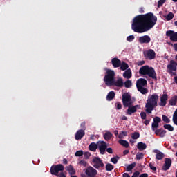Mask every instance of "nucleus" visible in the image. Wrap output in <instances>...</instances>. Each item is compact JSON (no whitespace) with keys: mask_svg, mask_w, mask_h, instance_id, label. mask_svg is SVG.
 <instances>
[{"mask_svg":"<svg viewBox=\"0 0 177 177\" xmlns=\"http://www.w3.org/2000/svg\"><path fill=\"white\" fill-rule=\"evenodd\" d=\"M140 117L142 120H146L147 117V115L146 114V112H143L142 111L140 113Z\"/></svg>","mask_w":177,"mask_h":177,"instance_id":"47","label":"nucleus"},{"mask_svg":"<svg viewBox=\"0 0 177 177\" xmlns=\"http://www.w3.org/2000/svg\"><path fill=\"white\" fill-rule=\"evenodd\" d=\"M58 177H67L66 176V174H64V173L63 171H62L59 174H58V176H57Z\"/></svg>","mask_w":177,"mask_h":177,"instance_id":"57","label":"nucleus"},{"mask_svg":"<svg viewBox=\"0 0 177 177\" xmlns=\"http://www.w3.org/2000/svg\"><path fill=\"white\" fill-rule=\"evenodd\" d=\"M157 23V17L152 12H148L145 15H139L133 19L131 30L134 32L143 34L150 31Z\"/></svg>","mask_w":177,"mask_h":177,"instance_id":"1","label":"nucleus"},{"mask_svg":"<svg viewBox=\"0 0 177 177\" xmlns=\"http://www.w3.org/2000/svg\"><path fill=\"white\" fill-rule=\"evenodd\" d=\"M167 102H168V94H163L160 97V103H159V106H167Z\"/></svg>","mask_w":177,"mask_h":177,"instance_id":"18","label":"nucleus"},{"mask_svg":"<svg viewBox=\"0 0 177 177\" xmlns=\"http://www.w3.org/2000/svg\"><path fill=\"white\" fill-rule=\"evenodd\" d=\"M151 38L149 35L141 36L138 38L139 44H150Z\"/></svg>","mask_w":177,"mask_h":177,"instance_id":"15","label":"nucleus"},{"mask_svg":"<svg viewBox=\"0 0 177 177\" xmlns=\"http://www.w3.org/2000/svg\"><path fill=\"white\" fill-rule=\"evenodd\" d=\"M127 131H122V133H119L118 138L119 139H122V138H124V136H127Z\"/></svg>","mask_w":177,"mask_h":177,"instance_id":"41","label":"nucleus"},{"mask_svg":"<svg viewBox=\"0 0 177 177\" xmlns=\"http://www.w3.org/2000/svg\"><path fill=\"white\" fill-rule=\"evenodd\" d=\"M147 85V80L146 79L140 78L136 82L137 88L146 86Z\"/></svg>","mask_w":177,"mask_h":177,"instance_id":"17","label":"nucleus"},{"mask_svg":"<svg viewBox=\"0 0 177 177\" xmlns=\"http://www.w3.org/2000/svg\"><path fill=\"white\" fill-rule=\"evenodd\" d=\"M177 103V95H174L171 97V98L169 100V104L170 106H176Z\"/></svg>","mask_w":177,"mask_h":177,"instance_id":"26","label":"nucleus"},{"mask_svg":"<svg viewBox=\"0 0 177 177\" xmlns=\"http://www.w3.org/2000/svg\"><path fill=\"white\" fill-rule=\"evenodd\" d=\"M177 63L175 60H170L169 64L167 65V73H172V71H176Z\"/></svg>","mask_w":177,"mask_h":177,"instance_id":"13","label":"nucleus"},{"mask_svg":"<svg viewBox=\"0 0 177 177\" xmlns=\"http://www.w3.org/2000/svg\"><path fill=\"white\" fill-rule=\"evenodd\" d=\"M106 171H110L114 169V165H111V163H107L105 166Z\"/></svg>","mask_w":177,"mask_h":177,"instance_id":"33","label":"nucleus"},{"mask_svg":"<svg viewBox=\"0 0 177 177\" xmlns=\"http://www.w3.org/2000/svg\"><path fill=\"white\" fill-rule=\"evenodd\" d=\"M119 67L122 71H125L129 68V65H128L127 62L122 61L120 62V66Z\"/></svg>","mask_w":177,"mask_h":177,"instance_id":"25","label":"nucleus"},{"mask_svg":"<svg viewBox=\"0 0 177 177\" xmlns=\"http://www.w3.org/2000/svg\"><path fill=\"white\" fill-rule=\"evenodd\" d=\"M115 80V72L111 69H107L106 75L104 77V81L107 86H110L112 82Z\"/></svg>","mask_w":177,"mask_h":177,"instance_id":"5","label":"nucleus"},{"mask_svg":"<svg viewBox=\"0 0 177 177\" xmlns=\"http://www.w3.org/2000/svg\"><path fill=\"white\" fill-rule=\"evenodd\" d=\"M145 125H146V127H147V125H149L150 124V120H146L144 122Z\"/></svg>","mask_w":177,"mask_h":177,"instance_id":"59","label":"nucleus"},{"mask_svg":"<svg viewBox=\"0 0 177 177\" xmlns=\"http://www.w3.org/2000/svg\"><path fill=\"white\" fill-rule=\"evenodd\" d=\"M66 171H68L70 175H75V169H74V167L71 165L66 167Z\"/></svg>","mask_w":177,"mask_h":177,"instance_id":"27","label":"nucleus"},{"mask_svg":"<svg viewBox=\"0 0 177 177\" xmlns=\"http://www.w3.org/2000/svg\"><path fill=\"white\" fill-rule=\"evenodd\" d=\"M145 60L138 61V66H143V64H145Z\"/></svg>","mask_w":177,"mask_h":177,"instance_id":"56","label":"nucleus"},{"mask_svg":"<svg viewBox=\"0 0 177 177\" xmlns=\"http://www.w3.org/2000/svg\"><path fill=\"white\" fill-rule=\"evenodd\" d=\"M139 13H145V8L143 7L139 8Z\"/></svg>","mask_w":177,"mask_h":177,"instance_id":"60","label":"nucleus"},{"mask_svg":"<svg viewBox=\"0 0 177 177\" xmlns=\"http://www.w3.org/2000/svg\"><path fill=\"white\" fill-rule=\"evenodd\" d=\"M75 156L76 157H81L82 156H84V151L82 150H79L75 152Z\"/></svg>","mask_w":177,"mask_h":177,"instance_id":"40","label":"nucleus"},{"mask_svg":"<svg viewBox=\"0 0 177 177\" xmlns=\"http://www.w3.org/2000/svg\"><path fill=\"white\" fill-rule=\"evenodd\" d=\"M162 121H164V122H165L166 124H169V122H171V120H169V118H168L165 115H163L162 116Z\"/></svg>","mask_w":177,"mask_h":177,"instance_id":"38","label":"nucleus"},{"mask_svg":"<svg viewBox=\"0 0 177 177\" xmlns=\"http://www.w3.org/2000/svg\"><path fill=\"white\" fill-rule=\"evenodd\" d=\"M136 167V162H133L130 165H129L127 167H126V171L127 172H131V171H132V169Z\"/></svg>","mask_w":177,"mask_h":177,"instance_id":"32","label":"nucleus"},{"mask_svg":"<svg viewBox=\"0 0 177 177\" xmlns=\"http://www.w3.org/2000/svg\"><path fill=\"white\" fill-rule=\"evenodd\" d=\"M150 169H151L152 171H157V167H154V165H153V163H149V165Z\"/></svg>","mask_w":177,"mask_h":177,"instance_id":"49","label":"nucleus"},{"mask_svg":"<svg viewBox=\"0 0 177 177\" xmlns=\"http://www.w3.org/2000/svg\"><path fill=\"white\" fill-rule=\"evenodd\" d=\"M84 136H85V131L80 129L76 132L75 139V140H81Z\"/></svg>","mask_w":177,"mask_h":177,"instance_id":"16","label":"nucleus"},{"mask_svg":"<svg viewBox=\"0 0 177 177\" xmlns=\"http://www.w3.org/2000/svg\"><path fill=\"white\" fill-rule=\"evenodd\" d=\"M123 177H131V176H129L128 173H124L123 174Z\"/></svg>","mask_w":177,"mask_h":177,"instance_id":"64","label":"nucleus"},{"mask_svg":"<svg viewBox=\"0 0 177 177\" xmlns=\"http://www.w3.org/2000/svg\"><path fill=\"white\" fill-rule=\"evenodd\" d=\"M133 39H135V36L133 35H130L127 37V41H128V42H132Z\"/></svg>","mask_w":177,"mask_h":177,"instance_id":"45","label":"nucleus"},{"mask_svg":"<svg viewBox=\"0 0 177 177\" xmlns=\"http://www.w3.org/2000/svg\"><path fill=\"white\" fill-rule=\"evenodd\" d=\"M153 122H156L158 124H160L161 122V118L156 116L153 118Z\"/></svg>","mask_w":177,"mask_h":177,"instance_id":"46","label":"nucleus"},{"mask_svg":"<svg viewBox=\"0 0 177 177\" xmlns=\"http://www.w3.org/2000/svg\"><path fill=\"white\" fill-rule=\"evenodd\" d=\"M109 86H117L118 88H122V86H124V80H122L121 77L118 78L117 80L114 79Z\"/></svg>","mask_w":177,"mask_h":177,"instance_id":"12","label":"nucleus"},{"mask_svg":"<svg viewBox=\"0 0 177 177\" xmlns=\"http://www.w3.org/2000/svg\"><path fill=\"white\" fill-rule=\"evenodd\" d=\"M118 160H120L119 156L111 158V161L113 164H117L118 162Z\"/></svg>","mask_w":177,"mask_h":177,"instance_id":"39","label":"nucleus"},{"mask_svg":"<svg viewBox=\"0 0 177 177\" xmlns=\"http://www.w3.org/2000/svg\"><path fill=\"white\" fill-rule=\"evenodd\" d=\"M122 120L123 121H127V120H128V118H127V116H125V115H123V116L122 117Z\"/></svg>","mask_w":177,"mask_h":177,"instance_id":"63","label":"nucleus"},{"mask_svg":"<svg viewBox=\"0 0 177 177\" xmlns=\"http://www.w3.org/2000/svg\"><path fill=\"white\" fill-rule=\"evenodd\" d=\"M97 149H99L100 154L104 155L107 149V142L105 141H98Z\"/></svg>","mask_w":177,"mask_h":177,"instance_id":"8","label":"nucleus"},{"mask_svg":"<svg viewBox=\"0 0 177 177\" xmlns=\"http://www.w3.org/2000/svg\"><path fill=\"white\" fill-rule=\"evenodd\" d=\"M153 153H156V160H162L164 158V153L157 149L153 150Z\"/></svg>","mask_w":177,"mask_h":177,"instance_id":"24","label":"nucleus"},{"mask_svg":"<svg viewBox=\"0 0 177 177\" xmlns=\"http://www.w3.org/2000/svg\"><path fill=\"white\" fill-rule=\"evenodd\" d=\"M167 2V0H159L158 2V8H161L163 3Z\"/></svg>","mask_w":177,"mask_h":177,"instance_id":"44","label":"nucleus"},{"mask_svg":"<svg viewBox=\"0 0 177 177\" xmlns=\"http://www.w3.org/2000/svg\"><path fill=\"white\" fill-rule=\"evenodd\" d=\"M92 162L93 167L96 169H103L104 168V163H103V160L99 157H95L92 160Z\"/></svg>","mask_w":177,"mask_h":177,"instance_id":"6","label":"nucleus"},{"mask_svg":"<svg viewBox=\"0 0 177 177\" xmlns=\"http://www.w3.org/2000/svg\"><path fill=\"white\" fill-rule=\"evenodd\" d=\"M139 74L141 75H148L149 78L157 81V73H156V70H154V68L149 66V65L142 66L139 70Z\"/></svg>","mask_w":177,"mask_h":177,"instance_id":"4","label":"nucleus"},{"mask_svg":"<svg viewBox=\"0 0 177 177\" xmlns=\"http://www.w3.org/2000/svg\"><path fill=\"white\" fill-rule=\"evenodd\" d=\"M84 158H86V160H88V158H89V157H91V153L89 152H85L84 153Z\"/></svg>","mask_w":177,"mask_h":177,"instance_id":"51","label":"nucleus"},{"mask_svg":"<svg viewBox=\"0 0 177 177\" xmlns=\"http://www.w3.org/2000/svg\"><path fill=\"white\" fill-rule=\"evenodd\" d=\"M114 97H115V93H114V91H111L108 93L106 96V100H108V102H110L113 100Z\"/></svg>","mask_w":177,"mask_h":177,"instance_id":"29","label":"nucleus"},{"mask_svg":"<svg viewBox=\"0 0 177 177\" xmlns=\"http://www.w3.org/2000/svg\"><path fill=\"white\" fill-rule=\"evenodd\" d=\"M85 174L87 175V176L96 177V175H97V170H96L92 166H88L85 169Z\"/></svg>","mask_w":177,"mask_h":177,"instance_id":"9","label":"nucleus"},{"mask_svg":"<svg viewBox=\"0 0 177 177\" xmlns=\"http://www.w3.org/2000/svg\"><path fill=\"white\" fill-rule=\"evenodd\" d=\"M144 56L149 60H153L156 59V52L153 49H149L144 52Z\"/></svg>","mask_w":177,"mask_h":177,"instance_id":"10","label":"nucleus"},{"mask_svg":"<svg viewBox=\"0 0 177 177\" xmlns=\"http://www.w3.org/2000/svg\"><path fill=\"white\" fill-rule=\"evenodd\" d=\"M124 78H127V80H129V78H132V71L131 68L127 69L123 73Z\"/></svg>","mask_w":177,"mask_h":177,"instance_id":"21","label":"nucleus"},{"mask_svg":"<svg viewBox=\"0 0 177 177\" xmlns=\"http://www.w3.org/2000/svg\"><path fill=\"white\" fill-rule=\"evenodd\" d=\"M63 164H65V165L68 164V161H67V159H66V158H64V159H63Z\"/></svg>","mask_w":177,"mask_h":177,"instance_id":"62","label":"nucleus"},{"mask_svg":"<svg viewBox=\"0 0 177 177\" xmlns=\"http://www.w3.org/2000/svg\"><path fill=\"white\" fill-rule=\"evenodd\" d=\"M106 151L109 154H113V149L112 148H106Z\"/></svg>","mask_w":177,"mask_h":177,"instance_id":"54","label":"nucleus"},{"mask_svg":"<svg viewBox=\"0 0 177 177\" xmlns=\"http://www.w3.org/2000/svg\"><path fill=\"white\" fill-rule=\"evenodd\" d=\"M139 175H140V172L139 171H136L133 174L131 177H139Z\"/></svg>","mask_w":177,"mask_h":177,"instance_id":"53","label":"nucleus"},{"mask_svg":"<svg viewBox=\"0 0 177 177\" xmlns=\"http://www.w3.org/2000/svg\"><path fill=\"white\" fill-rule=\"evenodd\" d=\"M80 127H81V128H82V129L83 131H85V129H86V127H85V122H82L81 124H80Z\"/></svg>","mask_w":177,"mask_h":177,"instance_id":"55","label":"nucleus"},{"mask_svg":"<svg viewBox=\"0 0 177 177\" xmlns=\"http://www.w3.org/2000/svg\"><path fill=\"white\" fill-rule=\"evenodd\" d=\"M118 142L120 143V145H121V146H123V147H125L126 149H128V147H129V142H128V141L125 140H120Z\"/></svg>","mask_w":177,"mask_h":177,"instance_id":"30","label":"nucleus"},{"mask_svg":"<svg viewBox=\"0 0 177 177\" xmlns=\"http://www.w3.org/2000/svg\"><path fill=\"white\" fill-rule=\"evenodd\" d=\"M97 147H98V142H91L89 145H88V150H90V151H96V150H97Z\"/></svg>","mask_w":177,"mask_h":177,"instance_id":"22","label":"nucleus"},{"mask_svg":"<svg viewBox=\"0 0 177 177\" xmlns=\"http://www.w3.org/2000/svg\"><path fill=\"white\" fill-rule=\"evenodd\" d=\"M158 126H159V123L153 122L152 123V131H156V129L158 128Z\"/></svg>","mask_w":177,"mask_h":177,"instance_id":"42","label":"nucleus"},{"mask_svg":"<svg viewBox=\"0 0 177 177\" xmlns=\"http://www.w3.org/2000/svg\"><path fill=\"white\" fill-rule=\"evenodd\" d=\"M137 89L138 91V92H140V93H142V95H146V93H147V92H149V90H147V88H145V87H137Z\"/></svg>","mask_w":177,"mask_h":177,"instance_id":"31","label":"nucleus"},{"mask_svg":"<svg viewBox=\"0 0 177 177\" xmlns=\"http://www.w3.org/2000/svg\"><path fill=\"white\" fill-rule=\"evenodd\" d=\"M163 128L165 129H167V131H169L170 132H172L174 131V127L171 124H164Z\"/></svg>","mask_w":177,"mask_h":177,"instance_id":"34","label":"nucleus"},{"mask_svg":"<svg viewBox=\"0 0 177 177\" xmlns=\"http://www.w3.org/2000/svg\"><path fill=\"white\" fill-rule=\"evenodd\" d=\"M137 148L140 151H143V150H146L147 145L145 142H140L137 144Z\"/></svg>","mask_w":177,"mask_h":177,"instance_id":"23","label":"nucleus"},{"mask_svg":"<svg viewBox=\"0 0 177 177\" xmlns=\"http://www.w3.org/2000/svg\"><path fill=\"white\" fill-rule=\"evenodd\" d=\"M139 177H149V174H147V173H143L140 175Z\"/></svg>","mask_w":177,"mask_h":177,"instance_id":"58","label":"nucleus"},{"mask_svg":"<svg viewBox=\"0 0 177 177\" xmlns=\"http://www.w3.org/2000/svg\"><path fill=\"white\" fill-rule=\"evenodd\" d=\"M158 95L154 93L148 96L145 104V111L147 114H151L153 110L158 106Z\"/></svg>","mask_w":177,"mask_h":177,"instance_id":"3","label":"nucleus"},{"mask_svg":"<svg viewBox=\"0 0 177 177\" xmlns=\"http://www.w3.org/2000/svg\"><path fill=\"white\" fill-rule=\"evenodd\" d=\"M166 37H169L170 41L172 42H177V32L174 30H167L166 32Z\"/></svg>","mask_w":177,"mask_h":177,"instance_id":"11","label":"nucleus"},{"mask_svg":"<svg viewBox=\"0 0 177 177\" xmlns=\"http://www.w3.org/2000/svg\"><path fill=\"white\" fill-rule=\"evenodd\" d=\"M166 20L169 21V20H172L174 19V13L170 12L167 16H166Z\"/></svg>","mask_w":177,"mask_h":177,"instance_id":"37","label":"nucleus"},{"mask_svg":"<svg viewBox=\"0 0 177 177\" xmlns=\"http://www.w3.org/2000/svg\"><path fill=\"white\" fill-rule=\"evenodd\" d=\"M143 156H144L143 153H137L136 154V160H142Z\"/></svg>","mask_w":177,"mask_h":177,"instance_id":"43","label":"nucleus"},{"mask_svg":"<svg viewBox=\"0 0 177 177\" xmlns=\"http://www.w3.org/2000/svg\"><path fill=\"white\" fill-rule=\"evenodd\" d=\"M115 105H116V110H121V109H122V104H121L120 102L116 103Z\"/></svg>","mask_w":177,"mask_h":177,"instance_id":"50","label":"nucleus"},{"mask_svg":"<svg viewBox=\"0 0 177 177\" xmlns=\"http://www.w3.org/2000/svg\"><path fill=\"white\" fill-rule=\"evenodd\" d=\"M131 138L134 140L139 139V138H140V133L136 131L131 134Z\"/></svg>","mask_w":177,"mask_h":177,"instance_id":"35","label":"nucleus"},{"mask_svg":"<svg viewBox=\"0 0 177 177\" xmlns=\"http://www.w3.org/2000/svg\"><path fill=\"white\" fill-rule=\"evenodd\" d=\"M171 165H172V160L169 158H165V163L162 166V171H168L171 168Z\"/></svg>","mask_w":177,"mask_h":177,"instance_id":"14","label":"nucleus"},{"mask_svg":"<svg viewBox=\"0 0 177 177\" xmlns=\"http://www.w3.org/2000/svg\"><path fill=\"white\" fill-rule=\"evenodd\" d=\"M169 45H171V46H174V50L177 52V43H175L173 44L172 43H169Z\"/></svg>","mask_w":177,"mask_h":177,"instance_id":"52","label":"nucleus"},{"mask_svg":"<svg viewBox=\"0 0 177 177\" xmlns=\"http://www.w3.org/2000/svg\"><path fill=\"white\" fill-rule=\"evenodd\" d=\"M60 171H64V166L62 164L54 165L50 168L51 175H55V176H59Z\"/></svg>","mask_w":177,"mask_h":177,"instance_id":"7","label":"nucleus"},{"mask_svg":"<svg viewBox=\"0 0 177 177\" xmlns=\"http://www.w3.org/2000/svg\"><path fill=\"white\" fill-rule=\"evenodd\" d=\"M80 165H82L83 167H86V165H88V162H86V161L85 160H80L79 162Z\"/></svg>","mask_w":177,"mask_h":177,"instance_id":"48","label":"nucleus"},{"mask_svg":"<svg viewBox=\"0 0 177 177\" xmlns=\"http://www.w3.org/2000/svg\"><path fill=\"white\" fill-rule=\"evenodd\" d=\"M122 103L124 107H128L127 111V114L128 115H132V114L136 113L138 111V107L139 105H132L133 104V102H132V99H131V95L128 93H124L122 95Z\"/></svg>","mask_w":177,"mask_h":177,"instance_id":"2","label":"nucleus"},{"mask_svg":"<svg viewBox=\"0 0 177 177\" xmlns=\"http://www.w3.org/2000/svg\"><path fill=\"white\" fill-rule=\"evenodd\" d=\"M129 150L128 149H126L123 151L124 156H127V154H129Z\"/></svg>","mask_w":177,"mask_h":177,"instance_id":"61","label":"nucleus"},{"mask_svg":"<svg viewBox=\"0 0 177 177\" xmlns=\"http://www.w3.org/2000/svg\"><path fill=\"white\" fill-rule=\"evenodd\" d=\"M124 85L125 88H131V86H132V81L128 80L126 82H124Z\"/></svg>","mask_w":177,"mask_h":177,"instance_id":"36","label":"nucleus"},{"mask_svg":"<svg viewBox=\"0 0 177 177\" xmlns=\"http://www.w3.org/2000/svg\"><path fill=\"white\" fill-rule=\"evenodd\" d=\"M111 64L114 68H118L121 66V60L117 57L113 58L111 59Z\"/></svg>","mask_w":177,"mask_h":177,"instance_id":"19","label":"nucleus"},{"mask_svg":"<svg viewBox=\"0 0 177 177\" xmlns=\"http://www.w3.org/2000/svg\"><path fill=\"white\" fill-rule=\"evenodd\" d=\"M155 133L160 136V138H164L165 136V133H167V131L164 130L162 128L158 129L155 131Z\"/></svg>","mask_w":177,"mask_h":177,"instance_id":"20","label":"nucleus"},{"mask_svg":"<svg viewBox=\"0 0 177 177\" xmlns=\"http://www.w3.org/2000/svg\"><path fill=\"white\" fill-rule=\"evenodd\" d=\"M104 139H105L107 142L109 140H111V138H113V133L110 131H106L105 133H104Z\"/></svg>","mask_w":177,"mask_h":177,"instance_id":"28","label":"nucleus"}]
</instances>
